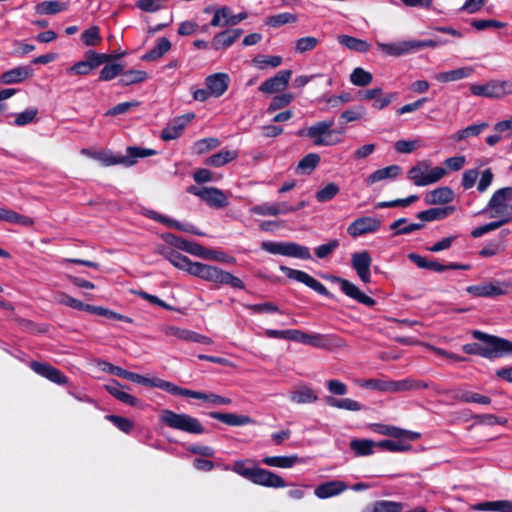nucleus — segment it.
<instances>
[{
    "label": "nucleus",
    "mask_w": 512,
    "mask_h": 512,
    "mask_svg": "<svg viewBox=\"0 0 512 512\" xmlns=\"http://www.w3.org/2000/svg\"><path fill=\"white\" fill-rule=\"evenodd\" d=\"M472 335L475 339L482 341L484 344H466L463 346L465 353L479 355L487 359L512 354V342L509 340L489 335L478 330H474Z\"/></svg>",
    "instance_id": "obj_1"
},
{
    "label": "nucleus",
    "mask_w": 512,
    "mask_h": 512,
    "mask_svg": "<svg viewBox=\"0 0 512 512\" xmlns=\"http://www.w3.org/2000/svg\"><path fill=\"white\" fill-rule=\"evenodd\" d=\"M159 422L164 427L188 434L200 435L205 432L203 424L195 417L186 413H177L170 409L159 412Z\"/></svg>",
    "instance_id": "obj_2"
},
{
    "label": "nucleus",
    "mask_w": 512,
    "mask_h": 512,
    "mask_svg": "<svg viewBox=\"0 0 512 512\" xmlns=\"http://www.w3.org/2000/svg\"><path fill=\"white\" fill-rule=\"evenodd\" d=\"M510 201H512V187L500 188L493 193L484 211H490V217L511 218L512 221Z\"/></svg>",
    "instance_id": "obj_3"
},
{
    "label": "nucleus",
    "mask_w": 512,
    "mask_h": 512,
    "mask_svg": "<svg viewBox=\"0 0 512 512\" xmlns=\"http://www.w3.org/2000/svg\"><path fill=\"white\" fill-rule=\"evenodd\" d=\"M435 45L433 40H405L394 43L377 42V47L388 56L399 57Z\"/></svg>",
    "instance_id": "obj_4"
},
{
    "label": "nucleus",
    "mask_w": 512,
    "mask_h": 512,
    "mask_svg": "<svg viewBox=\"0 0 512 512\" xmlns=\"http://www.w3.org/2000/svg\"><path fill=\"white\" fill-rule=\"evenodd\" d=\"M445 174L444 168H431L427 162H421L408 171V178L416 186H427L439 181Z\"/></svg>",
    "instance_id": "obj_5"
},
{
    "label": "nucleus",
    "mask_w": 512,
    "mask_h": 512,
    "mask_svg": "<svg viewBox=\"0 0 512 512\" xmlns=\"http://www.w3.org/2000/svg\"><path fill=\"white\" fill-rule=\"evenodd\" d=\"M333 125V120L317 122L308 128L307 136L313 140L315 145L318 146H331L338 144L342 139L336 136L337 131L332 129Z\"/></svg>",
    "instance_id": "obj_6"
},
{
    "label": "nucleus",
    "mask_w": 512,
    "mask_h": 512,
    "mask_svg": "<svg viewBox=\"0 0 512 512\" xmlns=\"http://www.w3.org/2000/svg\"><path fill=\"white\" fill-rule=\"evenodd\" d=\"M157 152L153 149L141 147H128L124 156H114L106 153H98L97 159L102 161L106 166L123 164L125 166L134 165L139 158L155 155Z\"/></svg>",
    "instance_id": "obj_7"
},
{
    "label": "nucleus",
    "mask_w": 512,
    "mask_h": 512,
    "mask_svg": "<svg viewBox=\"0 0 512 512\" xmlns=\"http://www.w3.org/2000/svg\"><path fill=\"white\" fill-rule=\"evenodd\" d=\"M471 93L475 96L487 98H502L512 94V81L491 80L485 84H473L470 86Z\"/></svg>",
    "instance_id": "obj_8"
},
{
    "label": "nucleus",
    "mask_w": 512,
    "mask_h": 512,
    "mask_svg": "<svg viewBox=\"0 0 512 512\" xmlns=\"http://www.w3.org/2000/svg\"><path fill=\"white\" fill-rule=\"evenodd\" d=\"M187 191L195 196H198L205 201L209 206L214 208H224L228 205L227 196L224 192L215 187L190 186Z\"/></svg>",
    "instance_id": "obj_9"
},
{
    "label": "nucleus",
    "mask_w": 512,
    "mask_h": 512,
    "mask_svg": "<svg viewBox=\"0 0 512 512\" xmlns=\"http://www.w3.org/2000/svg\"><path fill=\"white\" fill-rule=\"evenodd\" d=\"M397 97V93L383 94L379 87L361 90L357 93V98L361 101H372V108L382 110L389 106Z\"/></svg>",
    "instance_id": "obj_10"
},
{
    "label": "nucleus",
    "mask_w": 512,
    "mask_h": 512,
    "mask_svg": "<svg viewBox=\"0 0 512 512\" xmlns=\"http://www.w3.org/2000/svg\"><path fill=\"white\" fill-rule=\"evenodd\" d=\"M328 279L340 285L341 291L348 297L354 299L367 307H373L376 301L363 293L354 283L339 276H329Z\"/></svg>",
    "instance_id": "obj_11"
},
{
    "label": "nucleus",
    "mask_w": 512,
    "mask_h": 512,
    "mask_svg": "<svg viewBox=\"0 0 512 512\" xmlns=\"http://www.w3.org/2000/svg\"><path fill=\"white\" fill-rule=\"evenodd\" d=\"M381 227V221L375 217L364 216L355 219L347 227V233L352 238H358L365 234L375 233Z\"/></svg>",
    "instance_id": "obj_12"
},
{
    "label": "nucleus",
    "mask_w": 512,
    "mask_h": 512,
    "mask_svg": "<svg viewBox=\"0 0 512 512\" xmlns=\"http://www.w3.org/2000/svg\"><path fill=\"white\" fill-rule=\"evenodd\" d=\"M248 17L247 12L243 11L238 14H233L228 6L215 8L213 18L210 22L212 27H225L235 26Z\"/></svg>",
    "instance_id": "obj_13"
},
{
    "label": "nucleus",
    "mask_w": 512,
    "mask_h": 512,
    "mask_svg": "<svg viewBox=\"0 0 512 512\" xmlns=\"http://www.w3.org/2000/svg\"><path fill=\"white\" fill-rule=\"evenodd\" d=\"M371 264L372 257L368 251L356 252L351 256V266L365 284L371 282Z\"/></svg>",
    "instance_id": "obj_14"
},
{
    "label": "nucleus",
    "mask_w": 512,
    "mask_h": 512,
    "mask_svg": "<svg viewBox=\"0 0 512 512\" xmlns=\"http://www.w3.org/2000/svg\"><path fill=\"white\" fill-rule=\"evenodd\" d=\"M281 271H283L286 276L290 279L296 280L298 282H301L308 286L309 288L313 289L317 293L323 296H328L329 291L327 288L318 280L307 274L306 272L291 269L285 266H281Z\"/></svg>",
    "instance_id": "obj_15"
},
{
    "label": "nucleus",
    "mask_w": 512,
    "mask_h": 512,
    "mask_svg": "<svg viewBox=\"0 0 512 512\" xmlns=\"http://www.w3.org/2000/svg\"><path fill=\"white\" fill-rule=\"evenodd\" d=\"M250 481L254 484L271 488H283L286 486V482L281 476L259 467L253 470Z\"/></svg>",
    "instance_id": "obj_16"
},
{
    "label": "nucleus",
    "mask_w": 512,
    "mask_h": 512,
    "mask_svg": "<svg viewBox=\"0 0 512 512\" xmlns=\"http://www.w3.org/2000/svg\"><path fill=\"white\" fill-rule=\"evenodd\" d=\"M291 75V70H281L274 77L264 81L259 86V91L267 94L280 92L288 86Z\"/></svg>",
    "instance_id": "obj_17"
},
{
    "label": "nucleus",
    "mask_w": 512,
    "mask_h": 512,
    "mask_svg": "<svg viewBox=\"0 0 512 512\" xmlns=\"http://www.w3.org/2000/svg\"><path fill=\"white\" fill-rule=\"evenodd\" d=\"M30 368L38 375L48 379L49 381L63 385L68 382L67 377L57 368L41 362H31Z\"/></svg>",
    "instance_id": "obj_18"
},
{
    "label": "nucleus",
    "mask_w": 512,
    "mask_h": 512,
    "mask_svg": "<svg viewBox=\"0 0 512 512\" xmlns=\"http://www.w3.org/2000/svg\"><path fill=\"white\" fill-rule=\"evenodd\" d=\"M251 212L261 216H278L295 212V208L287 202H265L252 207Z\"/></svg>",
    "instance_id": "obj_19"
},
{
    "label": "nucleus",
    "mask_w": 512,
    "mask_h": 512,
    "mask_svg": "<svg viewBox=\"0 0 512 512\" xmlns=\"http://www.w3.org/2000/svg\"><path fill=\"white\" fill-rule=\"evenodd\" d=\"M194 118V114H186L174 118L161 132V138L165 141H170L178 138L187 124Z\"/></svg>",
    "instance_id": "obj_20"
},
{
    "label": "nucleus",
    "mask_w": 512,
    "mask_h": 512,
    "mask_svg": "<svg viewBox=\"0 0 512 512\" xmlns=\"http://www.w3.org/2000/svg\"><path fill=\"white\" fill-rule=\"evenodd\" d=\"M230 77L226 73H215L205 79L206 87L213 97L222 96L228 89Z\"/></svg>",
    "instance_id": "obj_21"
},
{
    "label": "nucleus",
    "mask_w": 512,
    "mask_h": 512,
    "mask_svg": "<svg viewBox=\"0 0 512 512\" xmlns=\"http://www.w3.org/2000/svg\"><path fill=\"white\" fill-rule=\"evenodd\" d=\"M225 272L226 271L218 267L198 262L196 268L193 270V276L208 282L222 284Z\"/></svg>",
    "instance_id": "obj_22"
},
{
    "label": "nucleus",
    "mask_w": 512,
    "mask_h": 512,
    "mask_svg": "<svg viewBox=\"0 0 512 512\" xmlns=\"http://www.w3.org/2000/svg\"><path fill=\"white\" fill-rule=\"evenodd\" d=\"M307 345L318 349H331L344 346V342L334 335L309 333Z\"/></svg>",
    "instance_id": "obj_23"
},
{
    "label": "nucleus",
    "mask_w": 512,
    "mask_h": 512,
    "mask_svg": "<svg viewBox=\"0 0 512 512\" xmlns=\"http://www.w3.org/2000/svg\"><path fill=\"white\" fill-rule=\"evenodd\" d=\"M242 35L241 29H228L215 34L211 46L214 50H224L232 46Z\"/></svg>",
    "instance_id": "obj_24"
},
{
    "label": "nucleus",
    "mask_w": 512,
    "mask_h": 512,
    "mask_svg": "<svg viewBox=\"0 0 512 512\" xmlns=\"http://www.w3.org/2000/svg\"><path fill=\"white\" fill-rule=\"evenodd\" d=\"M33 70L29 66H18L12 68L0 76V82L5 85L17 84L29 78Z\"/></svg>",
    "instance_id": "obj_25"
},
{
    "label": "nucleus",
    "mask_w": 512,
    "mask_h": 512,
    "mask_svg": "<svg viewBox=\"0 0 512 512\" xmlns=\"http://www.w3.org/2000/svg\"><path fill=\"white\" fill-rule=\"evenodd\" d=\"M426 387H428V385L425 382L415 380L413 378H406L398 381L387 380L386 393H398Z\"/></svg>",
    "instance_id": "obj_26"
},
{
    "label": "nucleus",
    "mask_w": 512,
    "mask_h": 512,
    "mask_svg": "<svg viewBox=\"0 0 512 512\" xmlns=\"http://www.w3.org/2000/svg\"><path fill=\"white\" fill-rule=\"evenodd\" d=\"M347 488L348 486L346 485L345 482L339 480H332L317 486L314 490V494L316 497L320 499H326L329 497L339 495Z\"/></svg>",
    "instance_id": "obj_27"
},
{
    "label": "nucleus",
    "mask_w": 512,
    "mask_h": 512,
    "mask_svg": "<svg viewBox=\"0 0 512 512\" xmlns=\"http://www.w3.org/2000/svg\"><path fill=\"white\" fill-rule=\"evenodd\" d=\"M290 400L296 404H310L318 400L317 393L307 385L296 386L289 396Z\"/></svg>",
    "instance_id": "obj_28"
},
{
    "label": "nucleus",
    "mask_w": 512,
    "mask_h": 512,
    "mask_svg": "<svg viewBox=\"0 0 512 512\" xmlns=\"http://www.w3.org/2000/svg\"><path fill=\"white\" fill-rule=\"evenodd\" d=\"M161 253L173 266L193 275V270L196 268L198 262H192L188 257L174 250L167 252L162 251Z\"/></svg>",
    "instance_id": "obj_29"
},
{
    "label": "nucleus",
    "mask_w": 512,
    "mask_h": 512,
    "mask_svg": "<svg viewBox=\"0 0 512 512\" xmlns=\"http://www.w3.org/2000/svg\"><path fill=\"white\" fill-rule=\"evenodd\" d=\"M264 465L278 468H292L297 463H304L297 455L289 456H267L262 459Z\"/></svg>",
    "instance_id": "obj_30"
},
{
    "label": "nucleus",
    "mask_w": 512,
    "mask_h": 512,
    "mask_svg": "<svg viewBox=\"0 0 512 512\" xmlns=\"http://www.w3.org/2000/svg\"><path fill=\"white\" fill-rule=\"evenodd\" d=\"M209 415L211 418L230 426H243L253 422L248 416L234 413L211 412Z\"/></svg>",
    "instance_id": "obj_31"
},
{
    "label": "nucleus",
    "mask_w": 512,
    "mask_h": 512,
    "mask_svg": "<svg viewBox=\"0 0 512 512\" xmlns=\"http://www.w3.org/2000/svg\"><path fill=\"white\" fill-rule=\"evenodd\" d=\"M400 172L401 167L399 165H390L371 173L366 178V183L367 185H372L382 180L395 179L400 174Z\"/></svg>",
    "instance_id": "obj_32"
},
{
    "label": "nucleus",
    "mask_w": 512,
    "mask_h": 512,
    "mask_svg": "<svg viewBox=\"0 0 512 512\" xmlns=\"http://www.w3.org/2000/svg\"><path fill=\"white\" fill-rule=\"evenodd\" d=\"M374 430L381 435L390 436L392 438L404 437L410 440H416L420 437L419 433L417 432L402 430L395 426L375 425Z\"/></svg>",
    "instance_id": "obj_33"
},
{
    "label": "nucleus",
    "mask_w": 512,
    "mask_h": 512,
    "mask_svg": "<svg viewBox=\"0 0 512 512\" xmlns=\"http://www.w3.org/2000/svg\"><path fill=\"white\" fill-rule=\"evenodd\" d=\"M410 439L401 437L394 438L393 440L376 441L377 448L390 452H405L411 450L412 446L409 444Z\"/></svg>",
    "instance_id": "obj_34"
},
{
    "label": "nucleus",
    "mask_w": 512,
    "mask_h": 512,
    "mask_svg": "<svg viewBox=\"0 0 512 512\" xmlns=\"http://www.w3.org/2000/svg\"><path fill=\"white\" fill-rule=\"evenodd\" d=\"M375 448H377L376 441L370 439L355 438L350 442V449L355 456H369L374 453Z\"/></svg>",
    "instance_id": "obj_35"
},
{
    "label": "nucleus",
    "mask_w": 512,
    "mask_h": 512,
    "mask_svg": "<svg viewBox=\"0 0 512 512\" xmlns=\"http://www.w3.org/2000/svg\"><path fill=\"white\" fill-rule=\"evenodd\" d=\"M171 49L170 41L165 38H159L156 45L147 53H145L141 59L143 61H155L165 55Z\"/></svg>",
    "instance_id": "obj_36"
},
{
    "label": "nucleus",
    "mask_w": 512,
    "mask_h": 512,
    "mask_svg": "<svg viewBox=\"0 0 512 512\" xmlns=\"http://www.w3.org/2000/svg\"><path fill=\"white\" fill-rule=\"evenodd\" d=\"M67 4L58 0L43 1L35 5V12L39 15H53L67 10Z\"/></svg>",
    "instance_id": "obj_37"
},
{
    "label": "nucleus",
    "mask_w": 512,
    "mask_h": 512,
    "mask_svg": "<svg viewBox=\"0 0 512 512\" xmlns=\"http://www.w3.org/2000/svg\"><path fill=\"white\" fill-rule=\"evenodd\" d=\"M338 42L350 50L361 53L368 52L371 48V45L367 41L349 35L338 36Z\"/></svg>",
    "instance_id": "obj_38"
},
{
    "label": "nucleus",
    "mask_w": 512,
    "mask_h": 512,
    "mask_svg": "<svg viewBox=\"0 0 512 512\" xmlns=\"http://www.w3.org/2000/svg\"><path fill=\"white\" fill-rule=\"evenodd\" d=\"M325 402L330 407L347 411H360L362 409V405L358 401L350 398L338 399L332 396H327L325 397Z\"/></svg>",
    "instance_id": "obj_39"
},
{
    "label": "nucleus",
    "mask_w": 512,
    "mask_h": 512,
    "mask_svg": "<svg viewBox=\"0 0 512 512\" xmlns=\"http://www.w3.org/2000/svg\"><path fill=\"white\" fill-rule=\"evenodd\" d=\"M0 221L23 226H31L33 220L27 216H23L5 207H0Z\"/></svg>",
    "instance_id": "obj_40"
},
{
    "label": "nucleus",
    "mask_w": 512,
    "mask_h": 512,
    "mask_svg": "<svg viewBox=\"0 0 512 512\" xmlns=\"http://www.w3.org/2000/svg\"><path fill=\"white\" fill-rule=\"evenodd\" d=\"M238 156L236 151H230V150H222L218 153L213 154L212 156L208 157L205 161V163L209 166L213 167H221L232 160L236 159Z\"/></svg>",
    "instance_id": "obj_41"
},
{
    "label": "nucleus",
    "mask_w": 512,
    "mask_h": 512,
    "mask_svg": "<svg viewBox=\"0 0 512 512\" xmlns=\"http://www.w3.org/2000/svg\"><path fill=\"white\" fill-rule=\"evenodd\" d=\"M144 215L146 217L153 219L159 223H162L168 227L175 228V229H178L181 231H190V229L187 226H185L184 224H182L174 219H171L165 215H162L154 210H146L144 212Z\"/></svg>",
    "instance_id": "obj_42"
},
{
    "label": "nucleus",
    "mask_w": 512,
    "mask_h": 512,
    "mask_svg": "<svg viewBox=\"0 0 512 512\" xmlns=\"http://www.w3.org/2000/svg\"><path fill=\"white\" fill-rule=\"evenodd\" d=\"M320 162V157L316 153H309L303 157L296 168V172L299 174L309 175L317 167Z\"/></svg>",
    "instance_id": "obj_43"
},
{
    "label": "nucleus",
    "mask_w": 512,
    "mask_h": 512,
    "mask_svg": "<svg viewBox=\"0 0 512 512\" xmlns=\"http://www.w3.org/2000/svg\"><path fill=\"white\" fill-rule=\"evenodd\" d=\"M284 256L307 260L311 258L309 248L294 242H285Z\"/></svg>",
    "instance_id": "obj_44"
},
{
    "label": "nucleus",
    "mask_w": 512,
    "mask_h": 512,
    "mask_svg": "<svg viewBox=\"0 0 512 512\" xmlns=\"http://www.w3.org/2000/svg\"><path fill=\"white\" fill-rule=\"evenodd\" d=\"M427 205L445 204L448 202V188L441 187L428 191L424 196Z\"/></svg>",
    "instance_id": "obj_45"
},
{
    "label": "nucleus",
    "mask_w": 512,
    "mask_h": 512,
    "mask_svg": "<svg viewBox=\"0 0 512 512\" xmlns=\"http://www.w3.org/2000/svg\"><path fill=\"white\" fill-rule=\"evenodd\" d=\"M448 213V208H431L428 210L421 211L417 213L416 217L420 220V223L431 222L439 219H443L446 217Z\"/></svg>",
    "instance_id": "obj_46"
},
{
    "label": "nucleus",
    "mask_w": 512,
    "mask_h": 512,
    "mask_svg": "<svg viewBox=\"0 0 512 512\" xmlns=\"http://www.w3.org/2000/svg\"><path fill=\"white\" fill-rule=\"evenodd\" d=\"M350 81L355 86L365 87L372 83L373 75L363 68L357 67L350 74Z\"/></svg>",
    "instance_id": "obj_47"
},
{
    "label": "nucleus",
    "mask_w": 512,
    "mask_h": 512,
    "mask_svg": "<svg viewBox=\"0 0 512 512\" xmlns=\"http://www.w3.org/2000/svg\"><path fill=\"white\" fill-rule=\"evenodd\" d=\"M339 191V186L334 182H330L316 192L315 198L320 203L328 202L332 200Z\"/></svg>",
    "instance_id": "obj_48"
},
{
    "label": "nucleus",
    "mask_w": 512,
    "mask_h": 512,
    "mask_svg": "<svg viewBox=\"0 0 512 512\" xmlns=\"http://www.w3.org/2000/svg\"><path fill=\"white\" fill-rule=\"evenodd\" d=\"M147 79V73L142 70H128L121 75L120 82L122 85L128 86L143 82Z\"/></svg>",
    "instance_id": "obj_49"
},
{
    "label": "nucleus",
    "mask_w": 512,
    "mask_h": 512,
    "mask_svg": "<svg viewBox=\"0 0 512 512\" xmlns=\"http://www.w3.org/2000/svg\"><path fill=\"white\" fill-rule=\"evenodd\" d=\"M489 297L507 295L512 292V283L506 281L488 282Z\"/></svg>",
    "instance_id": "obj_50"
},
{
    "label": "nucleus",
    "mask_w": 512,
    "mask_h": 512,
    "mask_svg": "<svg viewBox=\"0 0 512 512\" xmlns=\"http://www.w3.org/2000/svg\"><path fill=\"white\" fill-rule=\"evenodd\" d=\"M403 509V504L395 501L381 500L373 504L371 511L365 512H400Z\"/></svg>",
    "instance_id": "obj_51"
},
{
    "label": "nucleus",
    "mask_w": 512,
    "mask_h": 512,
    "mask_svg": "<svg viewBox=\"0 0 512 512\" xmlns=\"http://www.w3.org/2000/svg\"><path fill=\"white\" fill-rule=\"evenodd\" d=\"M296 21H297L296 15H294L292 13L284 12V13H279L277 15L270 16L269 18H267L266 24L271 27H280L284 24L294 23Z\"/></svg>",
    "instance_id": "obj_52"
},
{
    "label": "nucleus",
    "mask_w": 512,
    "mask_h": 512,
    "mask_svg": "<svg viewBox=\"0 0 512 512\" xmlns=\"http://www.w3.org/2000/svg\"><path fill=\"white\" fill-rule=\"evenodd\" d=\"M511 222V218H507V219H499L497 221H493V222H490V223H487L485 225H482V226H479L477 228H475L472 232H471V235L474 237V238H478L490 231H493V230H496L498 228H500L501 226H503L504 224H507Z\"/></svg>",
    "instance_id": "obj_53"
},
{
    "label": "nucleus",
    "mask_w": 512,
    "mask_h": 512,
    "mask_svg": "<svg viewBox=\"0 0 512 512\" xmlns=\"http://www.w3.org/2000/svg\"><path fill=\"white\" fill-rule=\"evenodd\" d=\"M163 332L166 336H173L179 340L191 342L193 331L188 329H182L177 326L168 325L163 328Z\"/></svg>",
    "instance_id": "obj_54"
},
{
    "label": "nucleus",
    "mask_w": 512,
    "mask_h": 512,
    "mask_svg": "<svg viewBox=\"0 0 512 512\" xmlns=\"http://www.w3.org/2000/svg\"><path fill=\"white\" fill-rule=\"evenodd\" d=\"M486 127H487L486 123L475 124V125L468 126V127L464 128V129L456 132L453 135V139L456 140V141H461V140L466 139V138L471 137V136H477Z\"/></svg>",
    "instance_id": "obj_55"
},
{
    "label": "nucleus",
    "mask_w": 512,
    "mask_h": 512,
    "mask_svg": "<svg viewBox=\"0 0 512 512\" xmlns=\"http://www.w3.org/2000/svg\"><path fill=\"white\" fill-rule=\"evenodd\" d=\"M168 0H138L136 7L144 12L154 13L164 8Z\"/></svg>",
    "instance_id": "obj_56"
},
{
    "label": "nucleus",
    "mask_w": 512,
    "mask_h": 512,
    "mask_svg": "<svg viewBox=\"0 0 512 512\" xmlns=\"http://www.w3.org/2000/svg\"><path fill=\"white\" fill-rule=\"evenodd\" d=\"M123 71V66L118 63L107 64L100 71L99 79L101 81H110L114 79L116 76L121 74Z\"/></svg>",
    "instance_id": "obj_57"
},
{
    "label": "nucleus",
    "mask_w": 512,
    "mask_h": 512,
    "mask_svg": "<svg viewBox=\"0 0 512 512\" xmlns=\"http://www.w3.org/2000/svg\"><path fill=\"white\" fill-rule=\"evenodd\" d=\"M294 99L292 93H282L275 96L269 104L268 111H276L288 106Z\"/></svg>",
    "instance_id": "obj_58"
},
{
    "label": "nucleus",
    "mask_w": 512,
    "mask_h": 512,
    "mask_svg": "<svg viewBox=\"0 0 512 512\" xmlns=\"http://www.w3.org/2000/svg\"><path fill=\"white\" fill-rule=\"evenodd\" d=\"M38 114V110L36 108H28L18 114H16L14 119V125L16 126H24L29 123H32Z\"/></svg>",
    "instance_id": "obj_59"
},
{
    "label": "nucleus",
    "mask_w": 512,
    "mask_h": 512,
    "mask_svg": "<svg viewBox=\"0 0 512 512\" xmlns=\"http://www.w3.org/2000/svg\"><path fill=\"white\" fill-rule=\"evenodd\" d=\"M220 145V141L217 138L209 137L198 140L194 143V150L198 154H203L213 148H216Z\"/></svg>",
    "instance_id": "obj_60"
},
{
    "label": "nucleus",
    "mask_w": 512,
    "mask_h": 512,
    "mask_svg": "<svg viewBox=\"0 0 512 512\" xmlns=\"http://www.w3.org/2000/svg\"><path fill=\"white\" fill-rule=\"evenodd\" d=\"M365 114V108L363 106H358L342 112L340 119L343 120L344 123H348L362 119Z\"/></svg>",
    "instance_id": "obj_61"
},
{
    "label": "nucleus",
    "mask_w": 512,
    "mask_h": 512,
    "mask_svg": "<svg viewBox=\"0 0 512 512\" xmlns=\"http://www.w3.org/2000/svg\"><path fill=\"white\" fill-rule=\"evenodd\" d=\"M81 39L86 46L97 45L101 41L99 28L97 26H93L85 30L81 35Z\"/></svg>",
    "instance_id": "obj_62"
},
{
    "label": "nucleus",
    "mask_w": 512,
    "mask_h": 512,
    "mask_svg": "<svg viewBox=\"0 0 512 512\" xmlns=\"http://www.w3.org/2000/svg\"><path fill=\"white\" fill-rule=\"evenodd\" d=\"M318 44V39L312 36L299 38L295 43V50L298 53H305L313 50Z\"/></svg>",
    "instance_id": "obj_63"
},
{
    "label": "nucleus",
    "mask_w": 512,
    "mask_h": 512,
    "mask_svg": "<svg viewBox=\"0 0 512 512\" xmlns=\"http://www.w3.org/2000/svg\"><path fill=\"white\" fill-rule=\"evenodd\" d=\"M106 419L112 422L119 430L124 433H130L133 429V422L125 417L117 416V415H107Z\"/></svg>",
    "instance_id": "obj_64"
}]
</instances>
